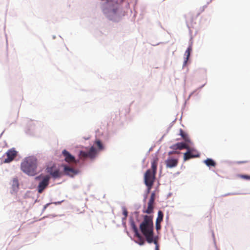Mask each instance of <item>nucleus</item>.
<instances>
[{
    "label": "nucleus",
    "instance_id": "0eeeda50",
    "mask_svg": "<svg viewBox=\"0 0 250 250\" xmlns=\"http://www.w3.org/2000/svg\"><path fill=\"white\" fill-rule=\"evenodd\" d=\"M63 157L65 161L72 166L76 165L78 162V161L76 160L75 157L66 150H63Z\"/></svg>",
    "mask_w": 250,
    "mask_h": 250
},
{
    "label": "nucleus",
    "instance_id": "20e7f679",
    "mask_svg": "<svg viewBox=\"0 0 250 250\" xmlns=\"http://www.w3.org/2000/svg\"><path fill=\"white\" fill-rule=\"evenodd\" d=\"M155 199V194L154 192L151 193L150 198L148 201L147 204V207L146 208V206L144 207L143 212L147 214H151L153 213V210L154 208V201Z\"/></svg>",
    "mask_w": 250,
    "mask_h": 250
},
{
    "label": "nucleus",
    "instance_id": "f03ea898",
    "mask_svg": "<svg viewBox=\"0 0 250 250\" xmlns=\"http://www.w3.org/2000/svg\"><path fill=\"white\" fill-rule=\"evenodd\" d=\"M140 230L145 237L146 240H149L150 236L154 234V226L153 217L151 215H146L139 226Z\"/></svg>",
    "mask_w": 250,
    "mask_h": 250
},
{
    "label": "nucleus",
    "instance_id": "aec40b11",
    "mask_svg": "<svg viewBox=\"0 0 250 250\" xmlns=\"http://www.w3.org/2000/svg\"><path fill=\"white\" fill-rule=\"evenodd\" d=\"M163 216H164V215H163V212L161 210H159L158 212V216H157L156 221L159 222H161L163 221Z\"/></svg>",
    "mask_w": 250,
    "mask_h": 250
},
{
    "label": "nucleus",
    "instance_id": "f3484780",
    "mask_svg": "<svg viewBox=\"0 0 250 250\" xmlns=\"http://www.w3.org/2000/svg\"><path fill=\"white\" fill-rule=\"evenodd\" d=\"M131 227L133 232L135 233V235H138V236H139L140 233L139 232L138 229L136 226L135 223L133 221H132L131 223Z\"/></svg>",
    "mask_w": 250,
    "mask_h": 250
},
{
    "label": "nucleus",
    "instance_id": "5701e85b",
    "mask_svg": "<svg viewBox=\"0 0 250 250\" xmlns=\"http://www.w3.org/2000/svg\"><path fill=\"white\" fill-rule=\"evenodd\" d=\"M161 222L156 221V229L158 230L161 229Z\"/></svg>",
    "mask_w": 250,
    "mask_h": 250
},
{
    "label": "nucleus",
    "instance_id": "f8f14e48",
    "mask_svg": "<svg viewBox=\"0 0 250 250\" xmlns=\"http://www.w3.org/2000/svg\"><path fill=\"white\" fill-rule=\"evenodd\" d=\"M178 160L177 159L168 158L166 161V164L167 167L173 168L177 166Z\"/></svg>",
    "mask_w": 250,
    "mask_h": 250
},
{
    "label": "nucleus",
    "instance_id": "7ed1b4c3",
    "mask_svg": "<svg viewBox=\"0 0 250 250\" xmlns=\"http://www.w3.org/2000/svg\"><path fill=\"white\" fill-rule=\"evenodd\" d=\"M38 160L36 158L30 156L26 158L21 163V169L25 173L34 176L37 173Z\"/></svg>",
    "mask_w": 250,
    "mask_h": 250
},
{
    "label": "nucleus",
    "instance_id": "2eb2a0df",
    "mask_svg": "<svg viewBox=\"0 0 250 250\" xmlns=\"http://www.w3.org/2000/svg\"><path fill=\"white\" fill-rule=\"evenodd\" d=\"M149 238L150 241L146 240L147 243H153L155 245V248H159V245L158 244L157 238V237L154 238V234L150 236V237H149Z\"/></svg>",
    "mask_w": 250,
    "mask_h": 250
},
{
    "label": "nucleus",
    "instance_id": "393cba45",
    "mask_svg": "<svg viewBox=\"0 0 250 250\" xmlns=\"http://www.w3.org/2000/svg\"><path fill=\"white\" fill-rule=\"evenodd\" d=\"M123 214L125 215V217L126 218L127 216L128 212H127V211L125 209H124Z\"/></svg>",
    "mask_w": 250,
    "mask_h": 250
},
{
    "label": "nucleus",
    "instance_id": "6e6552de",
    "mask_svg": "<svg viewBox=\"0 0 250 250\" xmlns=\"http://www.w3.org/2000/svg\"><path fill=\"white\" fill-rule=\"evenodd\" d=\"M79 172V170L78 169L72 167L63 165V175L73 177L78 174Z\"/></svg>",
    "mask_w": 250,
    "mask_h": 250
},
{
    "label": "nucleus",
    "instance_id": "9b49d317",
    "mask_svg": "<svg viewBox=\"0 0 250 250\" xmlns=\"http://www.w3.org/2000/svg\"><path fill=\"white\" fill-rule=\"evenodd\" d=\"M190 144L186 142L178 143L170 146V148L174 150L179 149L182 150L183 149H188Z\"/></svg>",
    "mask_w": 250,
    "mask_h": 250
},
{
    "label": "nucleus",
    "instance_id": "4be33fe9",
    "mask_svg": "<svg viewBox=\"0 0 250 250\" xmlns=\"http://www.w3.org/2000/svg\"><path fill=\"white\" fill-rule=\"evenodd\" d=\"M96 144L97 145V146L100 148L102 149L103 147L102 144L100 140H98L96 142Z\"/></svg>",
    "mask_w": 250,
    "mask_h": 250
},
{
    "label": "nucleus",
    "instance_id": "423d86ee",
    "mask_svg": "<svg viewBox=\"0 0 250 250\" xmlns=\"http://www.w3.org/2000/svg\"><path fill=\"white\" fill-rule=\"evenodd\" d=\"M18 152L16 150L15 148H12L6 152L5 155L7 158L4 160V163H8L12 162L14 158L17 156Z\"/></svg>",
    "mask_w": 250,
    "mask_h": 250
},
{
    "label": "nucleus",
    "instance_id": "39448f33",
    "mask_svg": "<svg viewBox=\"0 0 250 250\" xmlns=\"http://www.w3.org/2000/svg\"><path fill=\"white\" fill-rule=\"evenodd\" d=\"M187 152L184 153V160L187 161L192 158H196L199 157L200 155L194 149L191 148L189 146V148L187 149Z\"/></svg>",
    "mask_w": 250,
    "mask_h": 250
},
{
    "label": "nucleus",
    "instance_id": "4468645a",
    "mask_svg": "<svg viewBox=\"0 0 250 250\" xmlns=\"http://www.w3.org/2000/svg\"><path fill=\"white\" fill-rule=\"evenodd\" d=\"M180 135L181 136L182 139L185 141V142L188 144L192 145V143L189 138L188 135L182 129H180Z\"/></svg>",
    "mask_w": 250,
    "mask_h": 250
},
{
    "label": "nucleus",
    "instance_id": "bb28decb",
    "mask_svg": "<svg viewBox=\"0 0 250 250\" xmlns=\"http://www.w3.org/2000/svg\"><path fill=\"white\" fill-rule=\"evenodd\" d=\"M178 153H179V152H177V151H170V152H169V154H178Z\"/></svg>",
    "mask_w": 250,
    "mask_h": 250
},
{
    "label": "nucleus",
    "instance_id": "a211bd4d",
    "mask_svg": "<svg viewBox=\"0 0 250 250\" xmlns=\"http://www.w3.org/2000/svg\"><path fill=\"white\" fill-rule=\"evenodd\" d=\"M136 237H137L138 238V241L136 242L140 246H142L144 245L145 241L142 236V235L139 233V236L138 235H135Z\"/></svg>",
    "mask_w": 250,
    "mask_h": 250
},
{
    "label": "nucleus",
    "instance_id": "a878e982",
    "mask_svg": "<svg viewBox=\"0 0 250 250\" xmlns=\"http://www.w3.org/2000/svg\"><path fill=\"white\" fill-rule=\"evenodd\" d=\"M247 161H238L237 162V164H244L247 163Z\"/></svg>",
    "mask_w": 250,
    "mask_h": 250
},
{
    "label": "nucleus",
    "instance_id": "1a4fd4ad",
    "mask_svg": "<svg viewBox=\"0 0 250 250\" xmlns=\"http://www.w3.org/2000/svg\"><path fill=\"white\" fill-rule=\"evenodd\" d=\"M95 149L93 146H92L88 152L81 151L79 153V156L80 159H84L87 158H92L95 156Z\"/></svg>",
    "mask_w": 250,
    "mask_h": 250
},
{
    "label": "nucleus",
    "instance_id": "f257e3e1",
    "mask_svg": "<svg viewBox=\"0 0 250 250\" xmlns=\"http://www.w3.org/2000/svg\"><path fill=\"white\" fill-rule=\"evenodd\" d=\"M158 158L155 156L151 162V169H147L144 174V183L149 193L152 188L155 179Z\"/></svg>",
    "mask_w": 250,
    "mask_h": 250
},
{
    "label": "nucleus",
    "instance_id": "9d476101",
    "mask_svg": "<svg viewBox=\"0 0 250 250\" xmlns=\"http://www.w3.org/2000/svg\"><path fill=\"white\" fill-rule=\"evenodd\" d=\"M49 179L50 177L48 176H45L39 183L38 186V191L39 193H42L44 189L48 186Z\"/></svg>",
    "mask_w": 250,
    "mask_h": 250
},
{
    "label": "nucleus",
    "instance_id": "6ab92c4d",
    "mask_svg": "<svg viewBox=\"0 0 250 250\" xmlns=\"http://www.w3.org/2000/svg\"><path fill=\"white\" fill-rule=\"evenodd\" d=\"M19 181L17 178H14L12 180V186L14 189L19 188Z\"/></svg>",
    "mask_w": 250,
    "mask_h": 250
},
{
    "label": "nucleus",
    "instance_id": "cd10ccee",
    "mask_svg": "<svg viewBox=\"0 0 250 250\" xmlns=\"http://www.w3.org/2000/svg\"><path fill=\"white\" fill-rule=\"evenodd\" d=\"M155 250H160L159 248H155Z\"/></svg>",
    "mask_w": 250,
    "mask_h": 250
},
{
    "label": "nucleus",
    "instance_id": "b1692460",
    "mask_svg": "<svg viewBox=\"0 0 250 250\" xmlns=\"http://www.w3.org/2000/svg\"><path fill=\"white\" fill-rule=\"evenodd\" d=\"M240 177L242 178L247 179V180H250V176L247 175H240Z\"/></svg>",
    "mask_w": 250,
    "mask_h": 250
},
{
    "label": "nucleus",
    "instance_id": "412c9836",
    "mask_svg": "<svg viewBox=\"0 0 250 250\" xmlns=\"http://www.w3.org/2000/svg\"><path fill=\"white\" fill-rule=\"evenodd\" d=\"M191 50H192L191 46H190L188 48V49H187V50L185 52V54L187 56L186 60L185 61V63H186V62H187V61L188 59V58L190 56V52L191 51Z\"/></svg>",
    "mask_w": 250,
    "mask_h": 250
},
{
    "label": "nucleus",
    "instance_id": "dca6fc26",
    "mask_svg": "<svg viewBox=\"0 0 250 250\" xmlns=\"http://www.w3.org/2000/svg\"><path fill=\"white\" fill-rule=\"evenodd\" d=\"M204 162L208 167H215L216 165L215 162L211 159L208 158L204 161Z\"/></svg>",
    "mask_w": 250,
    "mask_h": 250
},
{
    "label": "nucleus",
    "instance_id": "ddd939ff",
    "mask_svg": "<svg viewBox=\"0 0 250 250\" xmlns=\"http://www.w3.org/2000/svg\"><path fill=\"white\" fill-rule=\"evenodd\" d=\"M47 172L50 173L53 177H59V171L55 167H48L46 169Z\"/></svg>",
    "mask_w": 250,
    "mask_h": 250
}]
</instances>
